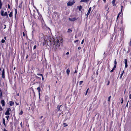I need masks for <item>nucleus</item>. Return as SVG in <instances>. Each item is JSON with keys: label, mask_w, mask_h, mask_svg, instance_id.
I'll list each match as a JSON object with an SVG mask.
<instances>
[{"label": "nucleus", "mask_w": 131, "mask_h": 131, "mask_svg": "<svg viewBox=\"0 0 131 131\" xmlns=\"http://www.w3.org/2000/svg\"><path fill=\"white\" fill-rule=\"evenodd\" d=\"M59 40H60V41H59V40L58 39L56 38L54 39V45L56 46V47L57 48H58L60 46L59 42H61L62 43V39L60 38Z\"/></svg>", "instance_id": "obj_1"}, {"label": "nucleus", "mask_w": 131, "mask_h": 131, "mask_svg": "<svg viewBox=\"0 0 131 131\" xmlns=\"http://www.w3.org/2000/svg\"><path fill=\"white\" fill-rule=\"evenodd\" d=\"M40 15V14L39 13L38 10L37 13H34V17L35 18L39 19V17Z\"/></svg>", "instance_id": "obj_2"}, {"label": "nucleus", "mask_w": 131, "mask_h": 131, "mask_svg": "<svg viewBox=\"0 0 131 131\" xmlns=\"http://www.w3.org/2000/svg\"><path fill=\"white\" fill-rule=\"evenodd\" d=\"M11 111V110L10 108H8L5 113V114L6 115H8L10 114L9 111Z\"/></svg>", "instance_id": "obj_3"}, {"label": "nucleus", "mask_w": 131, "mask_h": 131, "mask_svg": "<svg viewBox=\"0 0 131 131\" xmlns=\"http://www.w3.org/2000/svg\"><path fill=\"white\" fill-rule=\"evenodd\" d=\"M124 62L125 64V68H126L128 66L127 60L126 59H124Z\"/></svg>", "instance_id": "obj_4"}, {"label": "nucleus", "mask_w": 131, "mask_h": 131, "mask_svg": "<svg viewBox=\"0 0 131 131\" xmlns=\"http://www.w3.org/2000/svg\"><path fill=\"white\" fill-rule=\"evenodd\" d=\"M69 20L71 21H74L75 20H77V18L76 17H74L72 18H69Z\"/></svg>", "instance_id": "obj_5"}, {"label": "nucleus", "mask_w": 131, "mask_h": 131, "mask_svg": "<svg viewBox=\"0 0 131 131\" xmlns=\"http://www.w3.org/2000/svg\"><path fill=\"white\" fill-rule=\"evenodd\" d=\"M74 3V2H69L67 4V5L68 6H71Z\"/></svg>", "instance_id": "obj_6"}, {"label": "nucleus", "mask_w": 131, "mask_h": 131, "mask_svg": "<svg viewBox=\"0 0 131 131\" xmlns=\"http://www.w3.org/2000/svg\"><path fill=\"white\" fill-rule=\"evenodd\" d=\"M6 16V17L7 18H8V15L7 14V12H5L4 13L3 15V16Z\"/></svg>", "instance_id": "obj_7"}, {"label": "nucleus", "mask_w": 131, "mask_h": 131, "mask_svg": "<svg viewBox=\"0 0 131 131\" xmlns=\"http://www.w3.org/2000/svg\"><path fill=\"white\" fill-rule=\"evenodd\" d=\"M1 103L2 104V106H5V101L4 100H2Z\"/></svg>", "instance_id": "obj_8"}, {"label": "nucleus", "mask_w": 131, "mask_h": 131, "mask_svg": "<svg viewBox=\"0 0 131 131\" xmlns=\"http://www.w3.org/2000/svg\"><path fill=\"white\" fill-rule=\"evenodd\" d=\"M2 78H5V72L4 71V69H3V70L2 71Z\"/></svg>", "instance_id": "obj_9"}, {"label": "nucleus", "mask_w": 131, "mask_h": 131, "mask_svg": "<svg viewBox=\"0 0 131 131\" xmlns=\"http://www.w3.org/2000/svg\"><path fill=\"white\" fill-rule=\"evenodd\" d=\"M9 104L10 106H12L14 104V102L13 101H10L9 102Z\"/></svg>", "instance_id": "obj_10"}, {"label": "nucleus", "mask_w": 131, "mask_h": 131, "mask_svg": "<svg viewBox=\"0 0 131 131\" xmlns=\"http://www.w3.org/2000/svg\"><path fill=\"white\" fill-rule=\"evenodd\" d=\"M77 8L79 9V11H81L82 8V6L80 5L77 7Z\"/></svg>", "instance_id": "obj_11"}, {"label": "nucleus", "mask_w": 131, "mask_h": 131, "mask_svg": "<svg viewBox=\"0 0 131 131\" xmlns=\"http://www.w3.org/2000/svg\"><path fill=\"white\" fill-rule=\"evenodd\" d=\"M70 71V70L69 69H68L67 70L66 72L68 74V75H69V74Z\"/></svg>", "instance_id": "obj_12"}, {"label": "nucleus", "mask_w": 131, "mask_h": 131, "mask_svg": "<svg viewBox=\"0 0 131 131\" xmlns=\"http://www.w3.org/2000/svg\"><path fill=\"white\" fill-rule=\"evenodd\" d=\"M89 0H81L80 2H88Z\"/></svg>", "instance_id": "obj_13"}, {"label": "nucleus", "mask_w": 131, "mask_h": 131, "mask_svg": "<svg viewBox=\"0 0 131 131\" xmlns=\"http://www.w3.org/2000/svg\"><path fill=\"white\" fill-rule=\"evenodd\" d=\"M3 124L5 126V127H6V124H5V119L4 118H3Z\"/></svg>", "instance_id": "obj_14"}, {"label": "nucleus", "mask_w": 131, "mask_h": 131, "mask_svg": "<svg viewBox=\"0 0 131 131\" xmlns=\"http://www.w3.org/2000/svg\"><path fill=\"white\" fill-rule=\"evenodd\" d=\"M15 17H16V15L17 13V9H15Z\"/></svg>", "instance_id": "obj_15"}, {"label": "nucleus", "mask_w": 131, "mask_h": 131, "mask_svg": "<svg viewBox=\"0 0 131 131\" xmlns=\"http://www.w3.org/2000/svg\"><path fill=\"white\" fill-rule=\"evenodd\" d=\"M115 0H113L112 2V4H113V6H115Z\"/></svg>", "instance_id": "obj_16"}, {"label": "nucleus", "mask_w": 131, "mask_h": 131, "mask_svg": "<svg viewBox=\"0 0 131 131\" xmlns=\"http://www.w3.org/2000/svg\"><path fill=\"white\" fill-rule=\"evenodd\" d=\"M72 31L71 30V29L69 28L67 31V32H72Z\"/></svg>", "instance_id": "obj_17"}, {"label": "nucleus", "mask_w": 131, "mask_h": 131, "mask_svg": "<svg viewBox=\"0 0 131 131\" xmlns=\"http://www.w3.org/2000/svg\"><path fill=\"white\" fill-rule=\"evenodd\" d=\"M2 3L1 0H0V9H1L2 8Z\"/></svg>", "instance_id": "obj_18"}, {"label": "nucleus", "mask_w": 131, "mask_h": 131, "mask_svg": "<svg viewBox=\"0 0 131 131\" xmlns=\"http://www.w3.org/2000/svg\"><path fill=\"white\" fill-rule=\"evenodd\" d=\"M13 13L12 12H11L9 14V15L10 17H11L12 16Z\"/></svg>", "instance_id": "obj_19"}, {"label": "nucleus", "mask_w": 131, "mask_h": 131, "mask_svg": "<svg viewBox=\"0 0 131 131\" xmlns=\"http://www.w3.org/2000/svg\"><path fill=\"white\" fill-rule=\"evenodd\" d=\"M61 106H62L61 105L57 106V109H58V111H60V107Z\"/></svg>", "instance_id": "obj_20"}, {"label": "nucleus", "mask_w": 131, "mask_h": 131, "mask_svg": "<svg viewBox=\"0 0 131 131\" xmlns=\"http://www.w3.org/2000/svg\"><path fill=\"white\" fill-rule=\"evenodd\" d=\"M114 67H115V66L116 67V65L117 64V62L116 61V60H115L114 62Z\"/></svg>", "instance_id": "obj_21"}, {"label": "nucleus", "mask_w": 131, "mask_h": 131, "mask_svg": "<svg viewBox=\"0 0 131 131\" xmlns=\"http://www.w3.org/2000/svg\"><path fill=\"white\" fill-rule=\"evenodd\" d=\"M37 90L38 91V92H40V87H38L37 88Z\"/></svg>", "instance_id": "obj_22"}, {"label": "nucleus", "mask_w": 131, "mask_h": 131, "mask_svg": "<svg viewBox=\"0 0 131 131\" xmlns=\"http://www.w3.org/2000/svg\"><path fill=\"white\" fill-rule=\"evenodd\" d=\"M91 7H90L88 12V13H90L91 11Z\"/></svg>", "instance_id": "obj_23"}, {"label": "nucleus", "mask_w": 131, "mask_h": 131, "mask_svg": "<svg viewBox=\"0 0 131 131\" xmlns=\"http://www.w3.org/2000/svg\"><path fill=\"white\" fill-rule=\"evenodd\" d=\"M4 11L3 10H1V15L2 16H3V15L4 14Z\"/></svg>", "instance_id": "obj_24"}, {"label": "nucleus", "mask_w": 131, "mask_h": 131, "mask_svg": "<svg viewBox=\"0 0 131 131\" xmlns=\"http://www.w3.org/2000/svg\"><path fill=\"white\" fill-rule=\"evenodd\" d=\"M2 92L1 91V88H0V94L1 97L2 96Z\"/></svg>", "instance_id": "obj_25"}, {"label": "nucleus", "mask_w": 131, "mask_h": 131, "mask_svg": "<svg viewBox=\"0 0 131 131\" xmlns=\"http://www.w3.org/2000/svg\"><path fill=\"white\" fill-rule=\"evenodd\" d=\"M23 112L21 110L20 112L19 113V114L20 115H21L23 114Z\"/></svg>", "instance_id": "obj_26"}, {"label": "nucleus", "mask_w": 131, "mask_h": 131, "mask_svg": "<svg viewBox=\"0 0 131 131\" xmlns=\"http://www.w3.org/2000/svg\"><path fill=\"white\" fill-rule=\"evenodd\" d=\"M89 88H88L87 89V90H86V92L85 93V95H87V93H88V91L89 90Z\"/></svg>", "instance_id": "obj_27"}, {"label": "nucleus", "mask_w": 131, "mask_h": 131, "mask_svg": "<svg viewBox=\"0 0 131 131\" xmlns=\"http://www.w3.org/2000/svg\"><path fill=\"white\" fill-rule=\"evenodd\" d=\"M63 125H64V127L67 126H68V124L67 123H63Z\"/></svg>", "instance_id": "obj_28"}, {"label": "nucleus", "mask_w": 131, "mask_h": 131, "mask_svg": "<svg viewBox=\"0 0 131 131\" xmlns=\"http://www.w3.org/2000/svg\"><path fill=\"white\" fill-rule=\"evenodd\" d=\"M83 81H80L79 82V85H81L83 83Z\"/></svg>", "instance_id": "obj_29"}, {"label": "nucleus", "mask_w": 131, "mask_h": 131, "mask_svg": "<svg viewBox=\"0 0 131 131\" xmlns=\"http://www.w3.org/2000/svg\"><path fill=\"white\" fill-rule=\"evenodd\" d=\"M111 96H110L108 98V101H110V99H111Z\"/></svg>", "instance_id": "obj_30"}, {"label": "nucleus", "mask_w": 131, "mask_h": 131, "mask_svg": "<svg viewBox=\"0 0 131 131\" xmlns=\"http://www.w3.org/2000/svg\"><path fill=\"white\" fill-rule=\"evenodd\" d=\"M4 27L3 26H2V27L4 29H5L6 27V25L4 24Z\"/></svg>", "instance_id": "obj_31"}, {"label": "nucleus", "mask_w": 131, "mask_h": 131, "mask_svg": "<svg viewBox=\"0 0 131 131\" xmlns=\"http://www.w3.org/2000/svg\"><path fill=\"white\" fill-rule=\"evenodd\" d=\"M123 75V73H121V75L119 77V78H120V79H121L122 78V76Z\"/></svg>", "instance_id": "obj_32"}, {"label": "nucleus", "mask_w": 131, "mask_h": 131, "mask_svg": "<svg viewBox=\"0 0 131 131\" xmlns=\"http://www.w3.org/2000/svg\"><path fill=\"white\" fill-rule=\"evenodd\" d=\"M5 42V40L4 39H2L1 40V42L2 43H4Z\"/></svg>", "instance_id": "obj_33"}, {"label": "nucleus", "mask_w": 131, "mask_h": 131, "mask_svg": "<svg viewBox=\"0 0 131 131\" xmlns=\"http://www.w3.org/2000/svg\"><path fill=\"white\" fill-rule=\"evenodd\" d=\"M9 117V116L7 115L5 117L7 118V120H8Z\"/></svg>", "instance_id": "obj_34"}, {"label": "nucleus", "mask_w": 131, "mask_h": 131, "mask_svg": "<svg viewBox=\"0 0 131 131\" xmlns=\"http://www.w3.org/2000/svg\"><path fill=\"white\" fill-rule=\"evenodd\" d=\"M121 12H120V13H121L122 11V9H123V6H121Z\"/></svg>", "instance_id": "obj_35"}, {"label": "nucleus", "mask_w": 131, "mask_h": 131, "mask_svg": "<svg viewBox=\"0 0 131 131\" xmlns=\"http://www.w3.org/2000/svg\"><path fill=\"white\" fill-rule=\"evenodd\" d=\"M37 75H41L42 77V76H43V75L42 74H40V73H38L37 74Z\"/></svg>", "instance_id": "obj_36"}, {"label": "nucleus", "mask_w": 131, "mask_h": 131, "mask_svg": "<svg viewBox=\"0 0 131 131\" xmlns=\"http://www.w3.org/2000/svg\"><path fill=\"white\" fill-rule=\"evenodd\" d=\"M121 100H122V101L121 102V103L122 104V103H123V98L121 99Z\"/></svg>", "instance_id": "obj_37"}, {"label": "nucleus", "mask_w": 131, "mask_h": 131, "mask_svg": "<svg viewBox=\"0 0 131 131\" xmlns=\"http://www.w3.org/2000/svg\"><path fill=\"white\" fill-rule=\"evenodd\" d=\"M121 13H119L118 14V16H117V18H118V17H119V16L120 15V14H121Z\"/></svg>", "instance_id": "obj_38"}, {"label": "nucleus", "mask_w": 131, "mask_h": 131, "mask_svg": "<svg viewBox=\"0 0 131 131\" xmlns=\"http://www.w3.org/2000/svg\"><path fill=\"white\" fill-rule=\"evenodd\" d=\"M84 41V39H83L82 40V41L81 42V44H82L83 43Z\"/></svg>", "instance_id": "obj_39"}, {"label": "nucleus", "mask_w": 131, "mask_h": 131, "mask_svg": "<svg viewBox=\"0 0 131 131\" xmlns=\"http://www.w3.org/2000/svg\"><path fill=\"white\" fill-rule=\"evenodd\" d=\"M3 110V108L2 107L0 106V111H1Z\"/></svg>", "instance_id": "obj_40"}, {"label": "nucleus", "mask_w": 131, "mask_h": 131, "mask_svg": "<svg viewBox=\"0 0 131 131\" xmlns=\"http://www.w3.org/2000/svg\"><path fill=\"white\" fill-rule=\"evenodd\" d=\"M36 45H35V46H34V48H33V49H35L36 47Z\"/></svg>", "instance_id": "obj_41"}, {"label": "nucleus", "mask_w": 131, "mask_h": 131, "mask_svg": "<svg viewBox=\"0 0 131 131\" xmlns=\"http://www.w3.org/2000/svg\"><path fill=\"white\" fill-rule=\"evenodd\" d=\"M129 99H131V94H130L129 95Z\"/></svg>", "instance_id": "obj_42"}, {"label": "nucleus", "mask_w": 131, "mask_h": 131, "mask_svg": "<svg viewBox=\"0 0 131 131\" xmlns=\"http://www.w3.org/2000/svg\"><path fill=\"white\" fill-rule=\"evenodd\" d=\"M3 131H8L7 130H6L5 128H4L3 130Z\"/></svg>", "instance_id": "obj_43"}, {"label": "nucleus", "mask_w": 131, "mask_h": 131, "mask_svg": "<svg viewBox=\"0 0 131 131\" xmlns=\"http://www.w3.org/2000/svg\"><path fill=\"white\" fill-rule=\"evenodd\" d=\"M116 66L115 67H114V66L113 68L112 69V70H113L114 71V70L115 68H116Z\"/></svg>", "instance_id": "obj_44"}, {"label": "nucleus", "mask_w": 131, "mask_h": 131, "mask_svg": "<svg viewBox=\"0 0 131 131\" xmlns=\"http://www.w3.org/2000/svg\"><path fill=\"white\" fill-rule=\"evenodd\" d=\"M116 66L115 67H114V66L113 68L112 69V70H113L114 71V70L115 68H116Z\"/></svg>", "instance_id": "obj_45"}, {"label": "nucleus", "mask_w": 131, "mask_h": 131, "mask_svg": "<svg viewBox=\"0 0 131 131\" xmlns=\"http://www.w3.org/2000/svg\"><path fill=\"white\" fill-rule=\"evenodd\" d=\"M79 41L78 40H76L75 41H74V43H76L77 42H78V41Z\"/></svg>", "instance_id": "obj_46"}, {"label": "nucleus", "mask_w": 131, "mask_h": 131, "mask_svg": "<svg viewBox=\"0 0 131 131\" xmlns=\"http://www.w3.org/2000/svg\"><path fill=\"white\" fill-rule=\"evenodd\" d=\"M90 13H89L88 12H87V14H86V16H87V17L88 16V15H89V14Z\"/></svg>", "instance_id": "obj_47"}, {"label": "nucleus", "mask_w": 131, "mask_h": 131, "mask_svg": "<svg viewBox=\"0 0 131 131\" xmlns=\"http://www.w3.org/2000/svg\"><path fill=\"white\" fill-rule=\"evenodd\" d=\"M81 48V47H78V49L79 50H80Z\"/></svg>", "instance_id": "obj_48"}, {"label": "nucleus", "mask_w": 131, "mask_h": 131, "mask_svg": "<svg viewBox=\"0 0 131 131\" xmlns=\"http://www.w3.org/2000/svg\"><path fill=\"white\" fill-rule=\"evenodd\" d=\"M8 8L9 9L10 8V6L9 5V4L8 5Z\"/></svg>", "instance_id": "obj_49"}, {"label": "nucleus", "mask_w": 131, "mask_h": 131, "mask_svg": "<svg viewBox=\"0 0 131 131\" xmlns=\"http://www.w3.org/2000/svg\"><path fill=\"white\" fill-rule=\"evenodd\" d=\"M128 102H129V101H128V102H127V103L126 105V106L127 107H128Z\"/></svg>", "instance_id": "obj_50"}, {"label": "nucleus", "mask_w": 131, "mask_h": 131, "mask_svg": "<svg viewBox=\"0 0 131 131\" xmlns=\"http://www.w3.org/2000/svg\"><path fill=\"white\" fill-rule=\"evenodd\" d=\"M77 70H75V72H74V73H77Z\"/></svg>", "instance_id": "obj_51"}, {"label": "nucleus", "mask_w": 131, "mask_h": 131, "mask_svg": "<svg viewBox=\"0 0 131 131\" xmlns=\"http://www.w3.org/2000/svg\"><path fill=\"white\" fill-rule=\"evenodd\" d=\"M20 125L21 126V127H22V122H21L20 123Z\"/></svg>", "instance_id": "obj_52"}, {"label": "nucleus", "mask_w": 131, "mask_h": 131, "mask_svg": "<svg viewBox=\"0 0 131 131\" xmlns=\"http://www.w3.org/2000/svg\"><path fill=\"white\" fill-rule=\"evenodd\" d=\"M39 97H40V92H39Z\"/></svg>", "instance_id": "obj_53"}, {"label": "nucleus", "mask_w": 131, "mask_h": 131, "mask_svg": "<svg viewBox=\"0 0 131 131\" xmlns=\"http://www.w3.org/2000/svg\"><path fill=\"white\" fill-rule=\"evenodd\" d=\"M69 52H67L66 53V55H68L69 54Z\"/></svg>", "instance_id": "obj_54"}, {"label": "nucleus", "mask_w": 131, "mask_h": 131, "mask_svg": "<svg viewBox=\"0 0 131 131\" xmlns=\"http://www.w3.org/2000/svg\"><path fill=\"white\" fill-rule=\"evenodd\" d=\"M113 72V71L112 70H111L110 71V72Z\"/></svg>", "instance_id": "obj_55"}, {"label": "nucleus", "mask_w": 131, "mask_h": 131, "mask_svg": "<svg viewBox=\"0 0 131 131\" xmlns=\"http://www.w3.org/2000/svg\"><path fill=\"white\" fill-rule=\"evenodd\" d=\"M42 84H41L40 85L39 87H42Z\"/></svg>", "instance_id": "obj_56"}, {"label": "nucleus", "mask_w": 131, "mask_h": 131, "mask_svg": "<svg viewBox=\"0 0 131 131\" xmlns=\"http://www.w3.org/2000/svg\"><path fill=\"white\" fill-rule=\"evenodd\" d=\"M109 83H110V82L109 81H108V82L107 84V85H109Z\"/></svg>", "instance_id": "obj_57"}, {"label": "nucleus", "mask_w": 131, "mask_h": 131, "mask_svg": "<svg viewBox=\"0 0 131 131\" xmlns=\"http://www.w3.org/2000/svg\"><path fill=\"white\" fill-rule=\"evenodd\" d=\"M28 55H27V56H26V58H27H27H28Z\"/></svg>", "instance_id": "obj_58"}, {"label": "nucleus", "mask_w": 131, "mask_h": 131, "mask_svg": "<svg viewBox=\"0 0 131 131\" xmlns=\"http://www.w3.org/2000/svg\"><path fill=\"white\" fill-rule=\"evenodd\" d=\"M124 71V70L122 72V73H123V74Z\"/></svg>", "instance_id": "obj_59"}, {"label": "nucleus", "mask_w": 131, "mask_h": 131, "mask_svg": "<svg viewBox=\"0 0 131 131\" xmlns=\"http://www.w3.org/2000/svg\"><path fill=\"white\" fill-rule=\"evenodd\" d=\"M104 3H105L106 0H103Z\"/></svg>", "instance_id": "obj_60"}, {"label": "nucleus", "mask_w": 131, "mask_h": 131, "mask_svg": "<svg viewBox=\"0 0 131 131\" xmlns=\"http://www.w3.org/2000/svg\"><path fill=\"white\" fill-rule=\"evenodd\" d=\"M4 38L6 40V37H4Z\"/></svg>", "instance_id": "obj_61"}, {"label": "nucleus", "mask_w": 131, "mask_h": 131, "mask_svg": "<svg viewBox=\"0 0 131 131\" xmlns=\"http://www.w3.org/2000/svg\"><path fill=\"white\" fill-rule=\"evenodd\" d=\"M16 67H15L13 69L14 70H15V69Z\"/></svg>", "instance_id": "obj_62"}, {"label": "nucleus", "mask_w": 131, "mask_h": 131, "mask_svg": "<svg viewBox=\"0 0 131 131\" xmlns=\"http://www.w3.org/2000/svg\"><path fill=\"white\" fill-rule=\"evenodd\" d=\"M43 79H44V78H43V76H42V80H43Z\"/></svg>", "instance_id": "obj_63"}, {"label": "nucleus", "mask_w": 131, "mask_h": 131, "mask_svg": "<svg viewBox=\"0 0 131 131\" xmlns=\"http://www.w3.org/2000/svg\"><path fill=\"white\" fill-rule=\"evenodd\" d=\"M42 117H42V116H41L40 117V118H42Z\"/></svg>", "instance_id": "obj_64"}]
</instances>
